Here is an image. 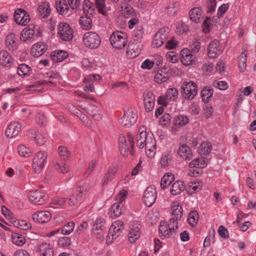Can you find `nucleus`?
<instances>
[{"label": "nucleus", "mask_w": 256, "mask_h": 256, "mask_svg": "<svg viewBox=\"0 0 256 256\" xmlns=\"http://www.w3.org/2000/svg\"><path fill=\"white\" fill-rule=\"evenodd\" d=\"M28 198L32 203L36 205L43 204L48 199L45 192L40 190L30 192Z\"/></svg>", "instance_id": "obj_9"}, {"label": "nucleus", "mask_w": 256, "mask_h": 256, "mask_svg": "<svg viewBox=\"0 0 256 256\" xmlns=\"http://www.w3.org/2000/svg\"><path fill=\"white\" fill-rule=\"evenodd\" d=\"M184 182L176 180L172 186L170 192L172 195H177L182 192L184 190Z\"/></svg>", "instance_id": "obj_35"}, {"label": "nucleus", "mask_w": 256, "mask_h": 256, "mask_svg": "<svg viewBox=\"0 0 256 256\" xmlns=\"http://www.w3.org/2000/svg\"><path fill=\"white\" fill-rule=\"evenodd\" d=\"M174 180V174H166L161 179L160 186L162 189L166 188Z\"/></svg>", "instance_id": "obj_38"}, {"label": "nucleus", "mask_w": 256, "mask_h": 256, "mask_svg": "<svg viewBox=\"0 0 256 256\" xmlns=\"http://www.w3.org/2000/svg\"><path fill=\"white\" fill-rule=\"evenodd\" d=\"M148 216L150 220V224H154L158 222L160 214L158 212H150L148 213Z\"/></svg>", "instance_id": "obj_59"}, {"label": "nucleus", "mask_w": 256, "mask_h": 256, "mask_svg": "<svg viewBox=\"0 0 256 256\" xmlns=\"http://www.w3.org/2000/svg\"><path fill=\"white\" fill-rule=\"evenodd\" d=\"M212 150V145L210 142H202L198 148V152L202 155H208Z\"/></svg>", "instance_id": "obj_42"}, {"label": "nucleus", "mask_w": 256, "mask_h": 256, "mask_svg": "<svg viewBox=\"0 0 256 256\" xmlns=\"http://www.w3.org/2000/svg\"><path fill=\"white\" fill-rule=\"evenodd\" d=\"M110 40L112 46L117 49H122L127 44L126 35L122 32H114L111 34Z\"/></svg>", "instance_id": "obj_2"}, {"label": "nucleus", "mask_w": 256, "mask_h": 256, "mask_svg": "<svg viewBox=\"0 0 256 256\" xmlns=\"http://www.w3.org/2000/svg\"><path fill=\"white\" fill-rule=\"evenodd\" d=\"M202 8L200 7L194 8L189 12V16L190 19L196 22H200L202 18Z\"/></svg>", "instance_id": "obj_27"}, {"label": "nucleus", "mask_w": 256, "mask_h": 256, "mask_svg": "<svg viewBox=\"0 0 256 256\" xmlns=\"http://www.w3.org/2000/svg\"><path fill=\"white\" fill-rule=\"evenodd\" d=\"M28 137L35 141L38 145H42L46 141V137L43 134L39 133L36 129H32L28 131Z\"/></svg>", "instance_id": "obj_18"}, {"label": "nucleus", "mask_w": 256, "mask_h": 256, "mask_svg": "<svg viewBox=\"0 0 256 256\" xmlns=\"http://www.w3.org/2000/svg\"><path fill=\"white\" fill-rule=\"evenodd\" d=\"M22 128L21 124L18 122H12L8 126L5 133L8 137L12 138L17 136Z\"/></svg>", "instance_id": "obj_21"}, {"label": "nucleus", "mask_w": 256, "mask_h": 256, "mask_svg": "<svg viewBox=\"0 0 256 256\" xmlns=\"http://www.w3.org/2000/svg\"><path fill=\"white\" fill-rule=\"evenodd\" d=\"M169 225H160L158 228L159 235L161 238H170L174 234L175 228H178V225L173 226L172 228H169Z\"/></svg>", "instance_id": "obj_20"}, {"label": "nucleus", "mask_w": 256, "mask_h": 256, "mask_svg": "<svg viewBox=\"0 0 256 256\" xmlns=\"http://www.w3.org/2000/svg\"><path fill=\"white\" fill-rule=\"evenodd\" d=\"M176 3L170 4L166 7V12L170 16H174L177 11Z\"/></svg>", "instance_id": "obj_62"}, {"label": "nucleus", "mask_w": 256, "mask_h": 256, "mask_svg": "<svg viewBox=\"0 0 256 256\" xmlns=\"http://www.w3.org/2000/svg\"><path fill=\"white\" fill-rule=\"evenodd\" d=\"M34 26H30L28 28H24L21 32L20 40L23 42H26L32 38L35 30Z\"/></svg>", "instance_id": "obj_25"}, {"label": "nucleus", "mask_w": 256, "mask_h": 256, "mask_svg": "<svg viewBox=\"0 0 256 256\" xmlns=\"http://www.w3.org/2000/svg\"><path fill=\"white\" fill-rule=\"evenodd\" d=\"M14 16V21L20 25L26 26L30 21L29 14L22 8L16 9Z\"/></svg>", "instance_id": "obj_12"}, {"label": "nucleus", "mask_w": 256, "mask_h": 256, "mask_svg": "<svg viewBox=\"0 0 256 256\" xmlns=\"http://www.w3.org/2000/svg\"><path fill=\"white\" fill-rule=\"evenodd\" d=\"M51 203L55 206H62L65 204V198L59 196L54 198Z\"/></svg>", "instance_id": "obj_64"}, {"label": "nucleus", "mask_w": 256, "mask_h": 256, "mask_svg": "<svg viewBox=\"0 0 256 256\" xmlns=\"http://www.w3.org/2000/svg\"><path fill=\"white\" fill-rule=\"evenodd\" d=\"M188 122V118L184 115L178 116L175 119V124L180 126H184Z\"/></svg>", "instance_id": "obj_51"}, {"label": "nucleus", "mask_w": 256, "mask_h": 256, "mask_svg": "<svg viewBox=\"0 0 256 256\" xmlns=\"http://www.w3.org/2000/svg\"><path fill=\"white\" fill-rule=\"evenodd\" d=\"M13 63L11 56L6 50L0 52V64L4 66H10Z\"/></svg>", "instance_id": "obj_28"}, {"label": "nucleus", "mask_w": 256, "mask_h": 256, "mask_svg": "<svg viewBox=\"0 0 256 256\" xmlns=\"http://www.w3.org/2000/svg\"><path fill=\"white\" fill-rule=\"evenodd\" d=\"M122 14L126 18H131L135 16L134 9L127 3H124L120 7Z\"/></svg>", "instance_id": "obj_37"}, {"label": "nucleus", "mask_w": 256, "mask_h": 256, "mask_svg": "<svg viewBox=\"0 0 256 256\" xmlns=\"http://www.w3.org/2000/svg\"><path fill=\"white\" fill-rule=\"evenodd\" d=\"M52 218V214L48 211H40L32 215L34 222L40 224L48 223Z\"/></svg>", "instance_id": "obj_16"}, {"label": "nucleus", "mask_w": 256, "mask_h": 256, "mask_svg": "<svg viewBox=\"0 0 256 256\" xmlns=\"http://www.w3.org/2000/svg\"><path fill=\"white\" fill-rule=\"evenodd\" d=\"M123 225H111L108 232L114 236V238H118L121 234Z\"/></svg>", "instance_id": "obj_49"}, {"label": "nucleus", "mask_w": 256, "mask_h": 256, "mask_svg": "<svg viewBox=\"0 0 256 256\" xmlns=\"http://www.w3.org/2000/svg\"><path fill=\"white\" fill-rule=\"evenodd\" d=\"M96 4L98 12L104 16H107L110 8L106 6L105 0H96Z\"/></svg>", "instance_id": "obj_41"}, {"label": "nucleus", "mask_w": 256, "mask_h": 256, "mask_svg": "<svg viewBox=\"0 0 256 256\" xmlns=\"http://www.w3.org/2000/svg\"><path fill=\"white\" fill-rule=\"evenodd\" d=\"M18 150L19 154L22 156L27 158L31 155L30 150L23 144L18 146Z\"/></svg>", "instance_id": "obj_50"}, {"label": "nucleus", "mask_w": 256, "mask_h": 256, "mask_svg": "<svg viewBox=\"0 0 256 256\" xmlns=\"http://www.w3.org/2000/svg\"><path fill=\"white\" fill-rule=\"evenodd\" d=\"M127 53L128 54L130 53V57L134 58L136 56L139 54V50L134 45H128V47Z\"/></svg>", "instance_id": "obj_58"}, {"label": "nucleus", "mask_w": 256, "mask_h": 256, "mask_svg": "<svg viewBox=\"0 0 256 256\" xmlns=\"http://www.w3.org/2000/svg\"><path fill=\"white\" fill-rule=\"evenodd\" d=\"M30 68L28 65L22 64L18 66L17 74L20 76H24L30 74Z\"/></svg>", "instance_id": "obj_47"}, {"label": "nucleus", "mask_w": 256, "mask_h": 256, "mask_svg": "<svg viewBox=\"0 0 256 256\" xmlns=\"http://www.w3.org/2000/svg\"><path fill=\"white\" fill-rule=\"evenodd\" d=\"M92 7V4L90 0H84L83 4V10L84 13H86V14H90V16L92 15L94 12V9Z\"/></svg>", "instance_id": "obj_53"}, {"label": "nucleus", "mask_w": 256, "mask_h": 256, "mask_svg": "<svg viewBox=\"0 0 256 256\" xmlns=\"http://www.w3.org/2000/svg\"><path fill=\"white\" fill-rule=\"evenodd\" d=\"M178 92L176 88H168L166 92V97L170 100H174L178 96Z\"/></svg>", "instance_id": "obj_60"}, {"label": "nucleus", "mask_w": 256, "mask_h": 256, "mask_svg": "<svg viewBox=\"0 0 256 256\" xmlns=\"http://www.w3.org/2000/svg\"><path fill=\"white\" fill-rule=\"evenodd\" d=\"M156 190L154 186H148L144 190L142 200L144 204L148 207L151 206L156 202Z\"/></svg>", "instance_id": "obj_7"}, {"label": "nucleus", "mask_w": 256, "mask_h": 256, "mask_svg": "<svg viewBox=\"0 0 256 256\" xmlns=\"http://www.w3.org/2000/svg\"><path fill=\"white\" fill-rule=\"evenodd\" d=\"M137 118L136 110L129 108L125 111L123 116L119 120V122L122 126L130 128L135 124Z\"/></svg>", "instance_id": "obj_3"}, {"label": "nucleus", "mask_w": 256, "mask_h": 256, "mask_svg": "<svg viewBox=\"0 0 256 256\" xmlns=\"http://www.w3.org/2000/svg\"><path fill=\"white\" fill-rule=\"evenodd\" d=\"M181 62L186 66H190L195 61L196 56L190 52V50L188 48H184L180 52Z\"/></svg>", "instance_id": "obj_17"}, {"label": "nucleus", "mask_w": 256, "mask_h": 256, "mask_svg": "<svg viewBox=\"0 0 256 256\" xmlns=\"http://www.w3.org/2000/svg\"><path fill=\"white\" fill-rule=\"evenodd\" d=\"M90 16L86 14L85 16H80V23L82 28L85 30H88L92 27V20Z\"/></svg>", "instance_id": "obj_36"}, {"label": "nucleus", "mask_w": 256, "mask_h": 256, "mask_svg": "<svg viewBox=\"0 0 256 256\" xmlns=\"http://www.w3.org/2000/svg\"><path fill=\"white\" fill-rule=\"evenodd\" d=\"M39 15L42 18H46L49 16L50 13V8L49 3L44 2L40 3L38 8Z\"/></svg>", "instance_id": "obj_29"}, {"label": "nucleus", "mask_w": 256, "mask_h": 256, "mask_svg": "<svg viewBox=\"0 0 256 256\" xmlns=\"http://www.w3.org/2000/svg\"><path fill=\"white\" fill-rule=\"evenodd\" d=\"M215 234V230L214 228L209 231L208 235L205 238L204 242V246L206 248L210 246V242L212 241L214 242V238Z\"/></svg>", "instance_id": "obj_52"}, {"label": "nucleus", "mask_w": 256, "mask_h": 256, "mask_svg": "<svg viewBox=\"0 0 256 256\" xmlns=\"http://www.w3.org/2000/svg\"><path fill=\"white\" fill-rule=\"evenodd\" d=\"M6 46L9 50H14L17 48L15 34L12 33L8 34L6 39Z\"/></svg>", "instance_id": "obj_34"}, {"label": "nucleus", "mask_w": 256, "mask_h": 256, "mask_svg": "<svg viewBox=\"0 0 256 256\" xmlns=\"http://www.w3.org/2000/svg\"><path fill=\"white\" fill-rule=\"evenodd\" d=\"M116 172L117 168L116 166H112L109 168L107 173L104 178L103 184H106L108 181L112 180Z\"/></svg>", "instance_id": "obj_40"}, {"label": "nucleus", "mask_w": 256, "mask_h": 256, "mask_svg": "<svg viewBox=\"0 0 256 256\" xmlns=\"http://www.w3.org/2000/svg\"><path fill=\"white\" fill-rule=\"evenodd\" d=\"M71 244L70 239L68 237H63L58 240V245L62 248L68 246Z\"/></svg>", "instance_id": "obj_63"}, {"label": "nucleus", "mask_w": 256, "mask_h": 256, "mask_svg": "<svg viewBox=\"0 0 256 256\" xmlns=\"http://www.w3.org/2000/svg\"><path fill=\"white\" fill-rule=\"evenodd\" d=\"M181 89L182 97L186 100H192L198 93L197 86L193 82H184Z\"/></svg>", "instance_id": "obj_6"}, {"label": "nucleus", "mask_w": 256, "mask_h": 256, "mask_svg": "<svg viewBox=\"0 0 256 256\" xmlns=\"http://www.w3.org/2000/svg\"><path fill=\"white\" fill-rule=\"evenodd\" d=\"M38 252L40 256H54L52 246L48 243L42 242L37 246Z\"/></svg>", "instance_id": "obj_19"}, {"label": "nucleus", "mask_w": 256, "mask_h": 256, "mask_svg": "<svg viewBox=\"0 0 256 256\" xmlns=\"http://www.w3.org/2000/svg\"><path fill=\"white\" fill-rule=\"evenodd\" d=\"M199 219V216L196 210H192L189 212L187 221L188 224H196Z\"/></svg>", "instance_id": "obj_48"}, {"label": "nucleus", "mask_w": 256, "mask_h": 256, "mask_svg": "<svg viewBox=\"0 0 256 256\" xmlns=\"http://www.w3.org/2000/svg\"><path fill=\"white\" fill-rule=\"evenodd\" d=\"M143 100L145 110L148 112H151L155 104V96L154 94L150 92L144 93Z\"/></svg>", "instance_id": "obj_15"}, {"label": "nucleus", "mask_w": 256, "mask_h": 256, "mask_svg": "<svg viewBox=\"0 0 256 256\" xmlns=\"http://www.w3.org/2000/svg\"><path fill=\"white\" fill-rule=\"evenodd\" d=\"M148 134L146 133L144 126H142L140 128L136 139L137 146L140 148H144V144L148 138Z\"/></svg>", "instance_id": "obj_24"}, {"label": "nucleus", "mask_w": 256, "mask_h": 256, "mask_svg": "<svg viewBox=\"0 0 256 256\" xmlns=\"http://www.w3.org/2000/svg\"><path fill=\"white\" fill-rule=\"evenodd\" d=\"M156 140L152 134H148V138L144 144L146 154L149 158H153L156 152Z\"/></svg>", "instance_id": "obj_11"}, {"label": "nucleus", "mask_w": 256, "mask_h": 256, "mask_svg": "<svg viewBox=\"0 0 256 256\" xmlns=\"http://www.w3.org/2000/svg\"><path fill=\"white\" fill-rule=\"evenodd\" d=\"M247 54L244 52H242L238 58V68L240 72H244L246 70Z\"/></svg>", "instance_id": "obj_43"}, {"label": "nucleus", "mask_w": 256, "mask_h": 256, "mask_svg": "<svg viewBox=\"0 0 256 256\" xmlns=\"http://www.w3.org/2000/svg\"><path fill=\"white\" fill-rule=\"evenodd\" d=\"M128 142L123 134H120L119 136V148L120 153L124 156H126L128 154L130 148H133L134 146V138L132 134L128 132L127 134Z\"/></svg>", "instance_id": "obj_5"}, {"label": "nucleus", "mask_w": 256, "mask_h": 256, "mask_svg": "<svg viewBox=\"0 0 256 256\" xmlns=\"http://www.w3.org/2000/svg\"><path fill=\"white\" fill-rule=\"evenodd\" d=\"M82 200L80 196H78L76 194H72L69 198L68 204L70 205L74 206Z\"/></svg>", "instance_id": "obj_61"}, {"label": "nucleus", "mask_w": 256, "mask_h": 256, "mask_svg": "<svg viewBox=\"0 0 256 256\" xmlns=\"http://www.w3.org/2000/svg\"><path fill=\"white\" fill-rule=\"evenodd\" d=\"M202 184L201 182H195L189 186L188 190L191 194L196 193L198 192L202 188Z\"/></svg>", "instance_id": "obj_57"}, {"label": "nucleus", "mask_w": 256, "mask_h": 256, "mask_svg": "<svg viewBox=\"0 0 256 256\" xmlns=\"http://www.w3.org/2000/svg\"><path fill=\"white\" fill-rule=\"evenodd\" d=\"M56 9L60 14L68 16L69 5L66 0H59L56 4Z\"/></svg>", "instance_id": "obj_30"}, {"label": "nucleus", "mask_w": 256, "mask_h": 256, "mask_svg": "<svg viewBox=\"0 0 256 256\" xmlns=\"http://www.w3.org/2000/svg\"><path fill=\"white\" fill-rule=\"evenodd\" d=\"M168 28L164 27L160 28L155 34L152 43L154 46L158 48L164 44V43L166 40L168 36Z\"/></svg>", "instance_id": "obj_10"}, {"label": "nucleus", "mask_w": 256, "mask_h": 256, "mask_svg": "<svg viewBox=\"0 0 256 256\" xmlns=\"http://www.w3.org/2000/svg\"><path fill=\"white\" fill-rule=\"evenodd\" d=\"M122 204L119 202L114 203L110 208V216L115 218L120 216L122 214Z\"/></svg>", "instance_id": "obj_33"}, {"label": "nucleus", "mask_w": 256, "mask_h": 256, "mask_svg": "<svg viewBox=\"0 0 256 256\" xmlns=\"http://www.w3.org/2000/svg\"><path fill=\"white\" fill-rule=\"evenodd\" d=\"M178 154L184 160H190L192 158V154L190 148L184 144L180 146Z\"/></svg>", "instance_id": "obj_22"}, {"label": "nucleus", "mask_w": 256, "mask_h": 256, "mask_svg": "<svg viewBox=\"0 0 256 256\" xmlns=\"http://www.w3.org/2000/svg\"><path fill=\"white\" fill-rule=\"evenodd\" d=\"M46 50V46L44 43L38 42L33 45L31 50V54L34 57H39L43 54Z\"/></svg>", "instance_id": "obj_23"}, {"label": "nucleus", "mask_w": 256, "mask_h": 256, "mask_svg": "<svg viewBox=\"0 0 256 256\" xmlns=\"http://www.w3.org/2000/svg\"><path fill=\"white\" fill-rule=\"evenodd\" d=\"M222 46L220 42L216 40H213L208 45V54L210 58H216L222 53Z\"/></svg>", "instance_id": "obj_14"}, {"label": "nucleus", "mask_w": 256, "mask_h": 256, "mask_svg": "<svg viewBox=\"0 0 256 256\" xmlns=\"http://www.w3.org/2000/svg\"><path fill=\"white\" fill-rule=\"evenodd\" d=\"M83 40L86 46L90 48H96L101 42V39L99 35L92 32H88L84 34Z\"/></svg>", "instance_id": "obj_4"}, {"label": "nucleus", "mask_w": 256, "mask_h": 256, "mask_svg": "<svg viewBox=\"0 0 256 256\" xmlns=\"http://www.w3.org/2000/svg\"><path fill=\"white\" fill-rule=\"evenodd\" d=\"M58 150V154L64 160H66L69 157L70 154L67 148L64 146H60Z\"/></svg>", "instance_id": "obj_54"}, {"label": "nucleus", "mask_w": 256, "mask_h": 256, "mask_svg": "<svg viewBox=\"0 0 256 256\" xmlns=\"http://www.w3.org/2000/svg\"><path fill=\"white\" fill-rule=\"evenodd\" d=\"M213 94V90L209 87H204L201 91V96L202 100L208 102Z\"/></svg>", "instance_id": "obj_45"}, {"label": "nucleus", "mask_w": 256, "mask_h": 256, "mask_svg": "<svg viewBox=\"0 0 256 256\" xmlns=\"http://www.w3.org/2000/svg\"><path fill=\"white\" fill-rule=\"evenodd\" d=\"M56 170L60 173L66 174L68 171V167L64 163L62 162L61 164L56 162L55 164Z\"/></svg>", "instance_id": "obj_56"}, {"label": "nucleus", "mask_w": 256, "mask_h": 256, "mask_svg": "<svg viewBox=\"0 0 256 256\" xmlns=\"http://www.w3.org/2000/svg\"><path fill=\"white\" fill-rule=\"evenodd\" d=\"M86 111L96 120L99 121L102 118V115L100 109L95 105H89L86 108Z\"/></svg>", "instance_id": "obj_26"}, {"label": "nucleus", "mask_w": 256, "mask_h": 256, "mask_svg": "<svg viewBox=\"0 0 256 256\" xmlns=\"http://www.w3.org/2000/svg\"><path fill=\"white\" fill-rule=\"evenodd\" d=\"M172 216L169 220L170 224H174V223H178L182 214V208L180 206V202L178 201H175L172 204Z\"/></svg>", "instance_id": "obj_13"}, {"label": "nucleus", "mask_w": 256, "mask_h": 256, "mask_svg": "<svg viewBox=\"0 0 256 256\" xmlns=\"http://www.w3.org/2000/svg\"><path fill=\"white\" fill-rule=\"evenodd\" d=\"M2 212L8 220V222L4 221L5 224H8V223L14 224L16 222H18V224H20V220L14 218L13 214L4 206H2Z\"/></svg>", "instance_id": "obj_31"}, {"label": "nucleus", "mask_w": 256, "mask_h": 256, "mask_svg": "<svg viewBox=\"0 0 256 256\" xmlns=\"http://www.w3.org/2000/svg\"><path fill=\"white\" fill-rule=\"evenodd\" d=\"M58 34L62 40L70 41L73 38V30L68 24L62 22L58 26Z\"/></svg>", "instance_id": "obj_8"}, {"label": "nucleus", "mask_w": 256, "mask_h": 256, "mask_svg": "<svg viewBox=\"0 0 256 256\" xmlns=\"http://www.w3.org/2000/svg\"><path fill=\"white\" fill-rule=\"evenodd\" d=\"M190 168H204L206 166V160L202 158H196L193 160L188 164Z\"/></svg>", "instance_id": "obj_44"}, {"label": "nucleus", "mask_w": 256, "mask_h": 256, "mask_svg": "<svg viewBox=\"0 0 256 256\" xmlns=\"http://www.w3.org/2000/svg\"><path fill=\"white\" fill-rule=\"evenodd\" d=\"M67 52L62 50H59L54 52V54H52L51 56L54 62H60L64 60L68 56Z\"/></svg>", "instance_id": "obj_39"}, {"label": "nucleus", "mask_w": 256, "mask_h": 256, "mask_svg": "<svg viewBox=\"0 0 256 256\" xmlns=\"http://www.w3.org/2000/svg\"><path fill=\"white\" fill-rule=\"evenodd\" d=\"M169 78L168 74L164 72L162 70L158 71L154 76L156 82L161 84L166 82Z\"/></svg>", "instance_id": "obj_46"}, {"label": "nucleus", "mask_w": 256, "mask_h": 256, "mask_svg": "<svg viewBox=\"0 0 256 256\" xmlns=\"http://www.w3.org/2000/svg\"><path fill=\"white\" fill-rule=\"evenodd\" d=\"M12 242L15 244L21 246L25 243V238L22 235L16 234L12 236Z\"/></svg>", "instance_id": "obj_55"}, {"label": "nucleus", "mask_w": 256, "mask_h": 256, "mask_svg": "<svg viewBox=\"0 0 256 256\" xmlns=\"http://www.w3.org/2000/svg\"><path fill=\"white\" fill-rule=\"evenodd\" d=\"M48 154L46 152L40 151L34 156L32 168L35 173L40 174L44 168L46 162Z\"/></svg>", "instance_id": "obj_1"}, {"label": "nucleus", "mask_w": 256, "mask_h": 256, "mask_svg": "<svg viewBox=\"0 0 256 256\" xmlns=\"http://www.w3.org/2000/svg\"><path fill=\"white\" fill-rule=\"evenodd\" d=\"M140 228L136 225H132L128 234L130 242L132 243L134 242L140 238Z\"/></svg>", "instance_id": "obj_32"}]
</instances>
